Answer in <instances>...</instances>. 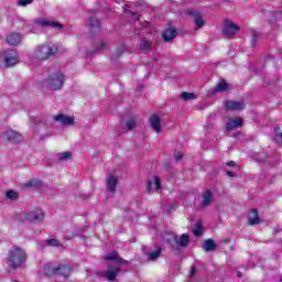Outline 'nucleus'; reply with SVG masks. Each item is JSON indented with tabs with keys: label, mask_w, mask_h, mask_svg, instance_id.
Returning <instances> with one entry per match:
<instances>
[{
	"label": "nucleus",
	"mask_w": 282,
	"mask_h": 282,
	"mask_svg": "<svg viewBox=\"0 0 282 282\" xmlns=\"http://www.w3.org/2000/svg\"><path fill=\"white\" fill-rule=\"evenodd\" d=\"M58 272V267H54L51 262L44 264V274L45 276H54Z\"/></svg>",
	"instance_id": "obj_22"
},
{
	"label": "nucleus",
	"mask_w": 282,
	"mask_h": 282,
	"mask_svg": "<svg viewBox=\"0 0 282 282\" xmlns=\"http://www.w3.org/2000/svg\"><path fill=\"white\" fill-rule=\"evenodd\" d=\"M30 3H34V0H19L18 6L25 8V6H30Z\"/></svg>",
	"instance_id": "obj_40"
},
{
	"label": "nucleus",
	"mask_w": 282,
	"mask_h": 282,
	"mask_svg": "<svg viewBox=\"0 0 282 282\" xmlns=\"http://www.w3.org/2000/svg\"><path fill=\"white\" fill-rule=\"evenodd\" d=\"M58 52V48L54 44H41L35 48L34 55L37 61H47L51 56H54Z\"/></svg>",
	"instance_id": "obj_2"
},
{
	"label": "nucleus",
	"mask_w": 282,
	"mask_h": 282,
	"mask_svg": "<svg viewBox=\"0 0 282 282\" xmlns=\"http://www.w3.org/2000/svg\"><path fill=\"white\" fill-rule=\"evenodd\" d=\"M4 63L7 67H12L17 65V63H19V54L17 53V51L14 50L7 51L4 53Z\"/></svg>",
	"instance_id": "obj_7"
},
{
	"label": "nucleus",
	"mask_w": 282,
	"mask_h": 282,
	"mask_svg": "<svg viewBox=\"0 0 282 282\" xmlns=\"http://www.w3.org/2000/svg\"><path fill=\"white\" fill-rule=\"evenodd\" d=\"M118 186V176L116 175H109L107 177V189L110 193H116V188Z\"/></svg>",
	"instance_id": "obj_20"
},
{
	"label": "nucleus",
	"mask_w": 282,
	"mask_h": 282,
	"mask_svg": "<svg viewBox=\"0 0 282 282\" xmlns=\"http://www.w3.org/2000/svg\"><path fill=\"white\" fill-rule=\"evenodd\" d=\"M243 127V119L237 117L235 119L230 118L227 122V131H235V129H239Z\"/></svg>",
	"instance_id": "obj_15"
},
{
	"label": "nucleus",
	"mask_w": 282,
	"mask_h": 282,
	"mask_svg": "<svg viewBox=\"0 0 282 282\" xmlns=\"http://www.w3.org/2000/svg\"><path fill=\"white\" fill-rule=\"evenodd\" d=\"M57 272L59 273L61 276H63L64 279H67L69 274H72V267H69V264L58 265Z\"/></svg>",
	"instance_id": "obj_25"
},
{
	"label": "nucleus",
	"mask_w": 282,
	"mask_h": 282,
	"mask_svg": "<svg viewBox=\"0 0 282 282\" xmlns=\"http://www.w3.org/2000/svg\"><path fill=\"white\" fill-rule=\"evenodd\" d=\"M63 85H65V75L61 72L51 74L44 82V87H47V89H52L53 91L62 89Z\"/></svg>",
	"instance_id": "obj_3"
},
{
	"label": "nucleus",
	"mask_w": 282,
	"mask_h": 282,
	"mask_svg": "<svg viewBox=\"0 0 282 282\" xmlns=\"http://www.w3.org/2000/svg\"><path fill=\"white\" fill-rule=\"evenodd\" d=\"M226 111H241V109H246V104L243 101H232L228 100L225 102Z\"/></svg>",
	"instance_id": "obj_10"
},
{
	"label": "nucleus",
	"mask_w": 282,
	"mask_h": 282,
	"mask_svg": "<svg viewBox=\"0 0 282 282\" xmlns=\"http://www.w3.org/2000/svg\"><path fill=\"white\" fill-rule=\"evenodd\" d=\"M178 241V246H181V248H186V246H188V235L183 234L180 239H177Z\"/></svg>",
	"instance_id": "obj_28"
},
{
	"label": "nucleus",
	"mask_w": 282,
	"mask_h": 282,
	"mask_svg": "<svg viewBox=\"0 0 282 282\" xmlns=\"http://www.w3.org/2000/svg\"><path fill=\"white\" fill-rule=\"evenodd\" d=\"M26 188H30V187H34V186H39V182L37 181H29L26 184H25Z\"/></svg>",
	"instance_id": "obj_41"
},
{
	"label": "nucleus",
	"mask_w": 282,
	"mask_h": 282,
	"mask_svg": "<svg viewBox=\"0 0 282 282\" xmlns=\"http://www.w3.org/2000/svg\"><path fill=\"white\" fill-rule=\"evenodd\" d=\"M216 246H215V241L213 239H207L204 245H203V249L206 252H212V250H215Z\"/></svg>",
	"instance_id": "obj_27"
},
{
	"label": "nucleus",
	"mask_w": 282,
	"mask_h": 282,
	"mask_svg": "<svg viewBox=\"0 0 282 282\" xmlns=\"http://www.w3.org/2000/svg\"><path fill=\"white\" fill-rule=\"evenodd\" d=\"M227 166L235 167L237 166V163H235V161H229L227 162Z\"/></svg>",
	"instance_id": "obj_45"
},
{
	"label": "nucleus",
	"mask_w": 282,
	"mask_h": 282,
	"mask_svg": "<svg viewBox=\"0 0 282 282\" xmlns=\"http://www.w3.org/2000/svg\"><path fill=\"white\" fill-rule=\"evenodd\" d=\"M35 25H41V28L51 26V28H54L55 30H63V24L58 22H52L46 19L35 21Z\"/></svg>",
	"instance_id": "obj_13"
},
{
	"label": "nucleus",
	"mask_w": 282,
	"mask_h": 282,
	"mask_svg": "<svg viewBox=\"0 0 282 282\" xmlns=\"http://www.w3.org/2000/svg\"><path fill=\"white\" fill-rule=\"evenodd\" d=\"M119 272H122V269L120 267L110 268L107 271L99 272L98 276H104V279H107V281L113 282L116 281Z\"/></svg>",
	"instance_id": "obj_6"
},
{
	"label": "nucleus",
	"mask_w": 282,
	"mask_h": 282,
	"mask_svg": "<svg viewBox=\"0 0 282 282\" xmlns=\"http://www.w3.org/2000/svg\"><path fill=\"white\" fill-rule=\"evenodd\" d=\"M181 98L182 100H195L197 99V95L195 93H182Z\"/></svg>",
	"instance_id": "obj_29"
},
{
	"label": "nucleus",
	"mask_w": 282,
	"mask_h": 282,
	"mask_svg": "<svg viewBox=\"0 0 282 282\" xmlns=\"http://www.w3.org/2000/svg\"><path fill=\"white\" fill-rule=\"evenodd\" d=\"M6 137H7V140H9V142H12L13 144L23 142V135H21V133L17 132L14 130H8L6 132Z\"/></svg>",
	"instance_id": "obj_12"
},
{
	"label": "nucleus",
	"mask_w": 282,
	"mask_h": 282,
	"mask_svg": "<svg viewBox=\"0 0 282 282\" xmlns=\"http://www.w3.org/2000/svg\"><path fill=\"white\" fill-rule=\"evenodd\" d=\"M23 36L20 33H11L7 36V43L9 45H19L22 41Z\"/></svg>",
	"instance_id": "obj_21"
},
{
	"label": "nucleus",
	"mask_w": 282,
	"mask_h": 282,
	"mask_svg": "<svg viewBox=\"0 0 282 282\" xmlns=\"http://www.w3.org/2000/svg\"><path fill=\"white\" fill-rule=\"evenodd\" d=\"M261 36V33L258 31H252V40L251 45L254 47L257 45V41H259V37Z\"/></svg>",
	"instance_id": "obj_33"
},
{
	"label": "nucleus",
	"mask_w": 282,
	"mask_h": 282,
	"mask_svg": "<svg viewBox=\"0 0 282 282\" xmlns=\"http://www.w3.org/2000/svg\"><path fill=\"white\" fill-rule=\"evenodd\" d=\"M164 241L171 246L172 250H180V242L177 241V236L173 232H166L163 236Z\"/></svg>",
	"instance_id": "obj_9"
},
{
	"label": "nucleus",
	"mask_w": 282,
	"mask_h": 282,
	"mask_svg": "<svg viewBox=\"0 0 282 282\" xmlns=\"http://www.w3.org/2000/svg\"><path fill=\"white\" fill-rule=\"evenodd\" d=\"M135 119H130L126 122V127L128 129V131H131V129H135Z\"/></svg>",
	"instance_id": "obj_39"
},
{
	"label": "nucleus",
	"mask_w": 282,
	"mask_h": 282,
	"mask_svg": "<svg viewBox=\"0 0 282 282\" xmlns=\"http://www.w3.org/2000/svg\"><path fill=\"white\" fill-rule=\"evenodd\" d=\"M123 50H127V47L126 46H120L119 48H117L118 56L122 55Z\"/></svg>",
	"instance_id": "obj_43"
},
{
	"label": "nucleus",
	"mask_w": 282,
	"mask_h": 282,
	"mask_svg": "<svg viewBox=\"0 0 282 282\" xmlns=\"http://www.w3.org/2000/svg\"><path fill=\"white\" fill-rule=\"evenodd\" d=\"M45 215L41 208H37L26 215V219L28 221H31V224H39L40 221H43Z\"/></svg>",
	"instance_id": "obj_8"
},
{
	"label": "nucleus",
	"mask_w": 282,
	"mask_h": 282,
	"mask_svg": "<svg viewBox=\"0 0 282 282\" xmlns=\"http://www.w3.org/2000/svg\"><path fill=\"white\" fill-rule=\"evenodd\" d=\"M228 91V83L226 80H220L214 88V94Z\"/></svg>",
	"instance_id": "obj_26"
},
{
	"label": "nucleus",
	"mask_w": 282,
	"mask_h": 282,
	"mask_svg": "<svg viewBox=\"0 0 282 282\" xmlns=\"http://www.w3.org/2000/svg\"><path fill=\"white\" fill-rule=\"evenodd\" d=\"M107 48V41L100 40L99 46L96 47L95 52H102V50Z\"/></svg>",
	"instance_id": "obj_35"
},
{
	"label": "nucleus",
	"mask_w": 282,
	"mask_h": 282,
	"mask_svg": "<svg viewBox=\"0 0 282 282\" xmlns=\"http://www.w3.org/2000/svg\"><path fill=\"white\" fill-rule=\"evenodd\" d=\"M59 162H65L67 160H72V152H62L57 155Z\"/></svg>",
	"instance_id": "obj_31"
},
{
	"label": "nucleus",
	"mask_w": 282,
	"mask_h": 282,
	"mask_svg": "<svg viewBox=\"0 0 282 282\" xmlns=\"http://www.w3.org/2000/svg\"><path fill=\"white\" fill-rule=\"evenodd\" d=\"M239 25L235 24L230 20H225L223 25V34L230 39V36H235L237 32H239Z\"/></svg>",
	"instance_id": "obj_4"
},
{
	"label": "nucleus",
	"mask_w": 282,
	"mask_h": 282,
	"mask_svg": "<svg viewBox=\"0 0 282 282\" xmlns=\"http://www.w3.org/2000/svg\"><path fill=\"white\" fill-rule=\"evenodd\" d=\"M280 282H282V278L280 279Z\"/></svg>",
	"instance_id": "obj_50"
},
{
	"label": "nucleus",
	"mask_w": 282,
	"mask_h": 282,
	"mask_svg": "<svg viewBox=\"0 0 282 282\" xmlns=\"http://www.w3.org/2000/svg\"><path fill=\"white\" fill-rule=\"evenodd\" d=\"M162 254V248L158 247V249L155 251H152L150 253H148V257L151 261L158 259V257H160Z\"/></svg>",
	"instance_id": "obj_30"
},
{
	"label": "nucleus",
	"mask_w": 282,
	"mask_h": 282,
	"mask_svg": "<svg viewBox=\"0 0 282 282\" xmlns=\"http://www.w3.org/2000/svg\"><path fill=\"white\" fill-rule=\"evenodd\" d=\"M88 25L90 28L91 36H94V34H99V32H100V20H98L96 17H91L88 21Z\"/></svg>",
	"instance_id": "obj_16"
},
{
	"label": "nucleus",
	"mask_w": 282,
	"mask_h": 282,
	"mask_svg": "<svg viewBox=\"0 0 282 282\" xmlns=\"http://www.w3.org/2000/svg\"><path fill=\"white\" fill-rule=\"evenodd\" d=\"M196 273H197V268H195V265H192L189 271V276H195Z\"/></svg>",
	"instance_id": "obj_42"
},
{
	"label": "nucleus",
	"mask_w": 282,
	"mask_h": 282,
	"mask_svg": "<svg viewBox=\"0 0 282 282\" xmlns=\"http://www.w3.org/2000/svg\"><path fill=\"white\" fill-rule=\"evenodd\" d=\"M46 243H47V246H51L53 248H58V246H61V241H58L56 239H47Z\"/></svg>",
	"instance_id": "obj_38"
},
{
	"label": "nucleus",
	"mask_w": 282,
	"mask_h": 282,
	"mask_svg": "<svg viewBox=\"0 0 282 282\" xmlns=\"http://www.w3.org/2000/svg\"><path fill=\"white\" fill-rule=\"evenodd\" d=\"M31 32L36 33V31H34V30H31Z\"/></svg>",
	"instance_id": "obj_48"
},
{
	"label": "nucleus",
	"mask_w": 282,
	"mask_h": 282,
	"mask_svg": "<svg viewBox=\"0 0 282 282\" xmlns=\"http://www.w3.org/2000/svg\"><path fill=\"white\" fill-rule=\"evenodd\" d=\"M160 188H162V183L160 182V177L153 176L151 180L147 182L148 193H153V191H160Z\"/></svg>",
	"instance_id": "obj_11"
},
{
	"label": "nucleus",
	"mask_w": 282,
	"mask_h": 282,
	"mask_svg": "<svg viewBox=\"0 0 282 282\" xmlns=\"http://www.w3.org/2000/svg\"><path fill=\"white\" fill-rule=\"evenodd\" d=\"M25 251L19 247H13L9 251L7 263L9 268H12V270H17V268H21L22 263H25Z\"/></svg>",
	"instance_id": "obj_1"
},
{
	"label": "nucleus",
	"mask_w": 282,
	"mask_h": 282,
	"mask_svg": "<svg viewBox=\"0 0 282 282\" xmlns=\"http://www.w3.org/2000/svg\"><path fill=\"white\" fill-rule=\"evenodd\" d=\"M227 175H228L229 177H235V172H232V171H227Z\"/></svg>",
	"instance_id": "obj_46"
},
{
	"label": "nucleus",
	"mask_w": 282,
	"mask_h": 282,
	"mask_svg": "<svg viewBox=\"0 0 282 282\" xmlns=\"http://www.w3.org/2000/svg\"><path fill=\"white\" fill-rule=\"evenodd\" d=\"M55 122H61L64 127H72L74 126V117H67L63 113H59L54 117Z\"/></svg>",
	"instance_id": "obj_14"
},
{
	"label": "nucleus",
	"mask_w": 282,
	"mask_h": 282,
	"mask_svg": "<svg viewBox=\"0 0 282 282\" xmlns=\"http://www.w3.org/2000/svg\"><path fill=\"white\" fill-rule=\"evenodd\" d=\"M25 26H28L29 24L28 23H24Z\"/></svg>",
	"instance_id": "obj_49"
},
{
	"label": "nucleus",
	"mask_w": 282,
	"mask_h": 282,
	"mask_svg": "<svg viewBox=\"0 0 282 282\" xmlns=\"http://www.w3.org/2000/svg\"><path fill=\"white\" fill-rule=\"evenodd\" d=\"M7 199H19V193H17L14 191H8Z\"/></svg>",
	"instance_id": "obj_37"
},
{
	"label": "nucleus",
	"mask_w": 282,
	"mask_h": 282,
	"mask_svg": "<svg viewBox=\"0 0 282 282\" xmlns=\"http://www.w3.org/2000/svg\"><path fill=\"white\" fill-rule=\"evenodd\" d=\"M175 36H177V30L175 29H165L162 34V39L165 43H171Z\"/></svg>",
	"instance_id": "obj_19"
},
{
	"label": "nucleus",
	"mask_w": 282,
	"mask_h": 282,
	"mask_svg": "<svg viewBox=\"0 0 282 282\" xmlns=\"http://www.w3.org/2000/svg\"><path fill=\"white\" fill-rule=\"evenodd\" d=\"M237 276H239L241 279V276H242L241 271H238Z\"/></svg>",
	"instance_id": "obj_47"
},
{
	"label": "nucleus",
	"mask_w": 282,
	"mask_h": 282,
	"mask_svg": "<svg viewBox=\"0 0 282 282\" xmlns=\"http://www.w3.org/2000/svg\"><path fill=\"white\" fill-rule=\"evenodd\" d=\"M141 50H151V44L147 39H142L140 43Z\"/></svg>",
	"instance_id": "obj_36"
},
{
	"label": "nucleus",
	"mask_w": 282,
	"mask_h": 282,
	"mask_svg": "<svg viewBox=\"0 0 282 282\" xmlns=\"http://www.w3.org/2000/svg\"><path fill=\"white\" fill-rule=\"evenodd\" d=\"M213 203V192H210L209 189H207L206 192H204L203 194V200L200 206L203 208H205V206H210V204Z\"/></svg>",
	"instance_id": "obj_24"
},
{
	"label": "nucleus",
	"mask_w": 282,
	"mask_h": 282,
	"mask_svg": "<svg viewBox=\"0 0 282 282\" xmlns=\"http://www.w3.org/2000/svg\"><path fill=\"white\" fill-rule=\"evenodd\" d=\"M106 261H116L117 263H121V265H129V260H124L118 257V252L112 251L108 256L105 257Z\"/></svg>",
	"instance_id": "obj_18"
},
{
	"label": "nucleus",
	"mask_w": 282,
	"mask_h": 282,
	"mask_svg": "<svg viewBox=\"0 0 282 282\" xmlns=\"http://www.w3.org/2000/svg\"><path fill=\"white\" fill-rule=\"evenodd\" d=\"M250 226H257L261 224V218H259V212L257 209L251 210V216L248 218Z\"/></svg>",
	"instance_id": "obj_23"
},
{
	"label": "nucleus",
	"mask_w": 282,
	"mask_h": 282,
	"mask_svg": "<svg viewBox=\"0 0 282 282\" xmlns=\"http://www.w3.org/2000/svg\"><path fill=\"white\" fill-rule=\"evenodd\" d=\"M204 230L202 229V223H197L193 234L195 237H202Z\"/></svg>",
	"instance_id": "obj_32"
},
{
	"label": "nucleus",
	"mask_w": 282,
	"mask_h": 282,
	"mask_svg": "<svg viewBox=\"0 0 282 282\" xmlns=\"http://www.w3.org/2000/svg\"><path fill=\"white\" fill-rule=\"evenodd\" d=\"M150 124L153 131H155L156 133H160L162 131V120L158 115H152L150 117Z\"/></svg>",
	"instance_id": "obj_17"
},
{
	"label": "nucleus",
	"mask_w": 282,
	"mask_h": 282,
	"mask_svg": "<svg viewBox=\"0 0 282 282\" xmlns=\"http://www.w3.org/2000/svg\"><path fill=\"white\" fill-rule=\"evenodd\" d=\"M184 158V155L182 153H176L175 154V161L180 162V160H182Z\"/></svg>",
	"instance_id": "obj_44"
},
{
	"label": "nucleus",
	"mask_w": 282,
	"mask_h": 282,
	"mask_svg": "<svg viewBox=\"0 0 282 282\" xmlns=\"http://www.w3.org/2000/svg\"><path fill=\"white\" fill-rule=\"evenodd\" d=\"M123 12H126V14H130L132 19H134V21H139L140 20V15L129 9H123Z\"/></svg>",
	"instance_id": "obj_34"
},
{
	"label": "nucleus",
	"mask_w": 282,
	"mask_h": 282,
	"mask_svg": "<svg viewBox=\"0 0 282 282\" xmlns=\"http://www.w3.org/2000/svg\"><path fill=\"white\" fill-rule=\"evenodd\" d=\"M187 14H189V17H193L194 23H195V26H194L195 30H199V29L204 28V25H206L204 15L198 10L189 9V10H187Z\"/></svg>",
	"instance_id": "obj_5"
}]
</instances>
